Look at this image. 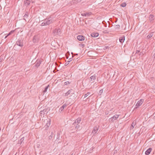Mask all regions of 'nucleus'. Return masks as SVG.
<instances>
[{
    "mask_svg": "<svg viewBox=\"0 0 155 155\" xmlns=\"http://www.w3.org/2000/svg\"><path fill=\"white\" fill-rule=\"evenodd\" d=\"M45 21L47 23V25H49L54 22L53 18L51 17V16L45 19Z\"/></svg>",
    "mask_w": 155,
    "mask_h": 155,
    "instance_id": "f257e3e1",
    "label": "nucleus"
},
{
    "mask_svg": "<svg viewBox=\"0 0 155 155\" xmlns=\"http://www.w3.org/2000/svg\"><path fill=\"white\" fill-rule=\"evenodd\" d=\"M16 44L20 47H22L23 46V40L21 39H18L16 41Z\"/></svg>",
    "mask_w": 155,
    "mask_h": 155,
    "instance_id": "f03ea898",
    "label": "nucleus"
},
{
    "mask_svg": "<svg viewBox=\"0 0 155 155\" xmlns=\"http://www.w3.org/2000/svg\"><path fill=\"white\" fill-rule=\"evenodd\" d=\"M53 33L54 35H60L61 33V29L59 28L55 29L53 31Z\"/></svg>",
    "mask_w": 155,
    "mask_h": 155,
    "instance_id": "7ed1b4c3",
    "label": "nucleus"
},
{
    "mask_svg": "<svg viewBox=\"0 0 155 155\" xmlns=\"http://www.w3.org/2000/svg\"><path fill=\"white\" fill-rule=\"evenodd\" d=\"M119 115L115 114L114 115L113 117L110 118V121L113 122L115 120H116L117 118L119 117Z\"/></svg>",
    "mask_w": 155,
    "mask_h": 155,
    "instance_id": "20e7f679",
    "label": "nucleus"
},
{
    "mask_svg": "<svg viewBox=\"0 0 155 155\" xmlns=\"http://www.w3.org/2000/svg\"><path fill=\"white\" fill-rule=\"evenodd\" d=\"M74 94V90L72 89H71L65 93V96H67L69 94L72 95Z\"/></svg>",
    "mask_w": 155,
    "mask_h": 155,
    "instance_id": "39448f33",
    "label": "nucleus"
},
{
    "mask_svg": "<svg viewBox=\"0 0 155 155\" xmlns=\"http://www.w3.org/2000/svg\"><path fill=\"white\" fill-rule=\"evenodd\" d=\"M99 126L98 125H96L94 127V129L92 131V133H94V134H96L99 129Z\"/></svg>",
    "mask_w": 155,
    "mask_h": 155,
    "instance_id": "423d86ee",
    "label": "nucleus"
},
{
    "mask_svg": "<svg viewBox=\"0 0 155 155\" xmlns=\"http://www.w3.org/2000/svg\"><path fill=\"white\" fill-rule=\"evenodd\" d=\"M77 39L79 41H83L85 39V37L82 35H78L77 36Z\"/></svg>",
    "mask_w": 155,
    "mask_h": 155,
    "instance_id": "0eeeda50",
    "label": "nucleus"
},
{
    "mask_svg": "<svg viewBox=\"0 0 155 155\" xmlns=\"http://www.w3.org/2000/svg\"><path fill=\"white\" fill-rule=\"evenodd\" d=\"M96 76L95 74L91 76L89 79V81L93 82L96 79Z\"/></svg>",
    "mask_w": 155,
    "mask_h": 155,
    "instance_id": "6e6552de",
    "label": "nucleus"
},
{
    "mask_svg": "<svg viewBox=\"0 0 155 155\" xmlns=\"http://www.w3.org/2000/svg\"><path fill=\"white\" fill-rule=\"evenodd\" d=\"M41 61L40 60H37L35 63V66L37 68H38L41 64Z\"/></svg>",
    "mask_w": 155,
    "mask_h": 155,
    "instance_id": "1a4fd4ad",
    "label": "nucleus"
},
{
    "mask_svg": "<svg viewBox=\"0 0 155 155\" xmlns=\"http://www.w3.org/2000/svg\"><path fill=\"white\" fill-rule=\"evenodd\" d=\"M92 14L91 12H86L85 13H83L81 14V15L83 16H89L91 15Z\"/></svg>",
    "mask_w": 155,
    "mask_h": 155,
    "instance_id": "9d476101",
    "label": "nucleus"
},
{
    "mask_svg": "<svg viewBox=\"0 0 155 155\" xmlns=\"http://www.w3.org/2000/svg\"><path fill=\"white\" fill-rule=\"evenodd\" d=\"M81 121V119L80 118H79L75 120L74 122L73 123V124H81V123H80V122Z\"/></svg>",
    "mask_w": 155,
    "mask_h": 155,
    "instance_id": "9b49d317",
    "label": "nucleus"
},
{
    "mask_svg": "<svg viewBox=\"0 0 155 155\" xmlns=\"http://www.w3.org/2000/svg\"><path fill=\"white\" fill-rule=\"evenodd\" d=\"M81 124H72V125L74 126L75 127V129L76 130H78L79 129V128H80V126L81 125Z\"/></svg>",
    "mask_w": 155,
    "mask_h": 155,
    "instance_id": "f8f14e48",
    "label": "nucleus"
},
{
    "mask_svg": "<svg viewBox=\"0 0 155 155\" xmlns=\"http://www.w3.org/2000/svg\"><path fill=\"white\" fill-rule=\"evenodd\" d=\"M152 150V148L151 147L149 148L145 152V154L146 155H149L151 152V150Z\"/></svg>",
    "mask_w": 155,
    "mask_h": 155,
    "instance_id": "ddd939ff",
    "label": "nucleus"
},
{
    "mask_svg": "<svg viewBox=\"0 0 155 155\" xmlns=\"http://www.w3.org/2000/svg\"><path fill=\"white\" fill-rule=\"evenodd\" d=\"M154 16L153 15L150 14L149 16V19L150 21V22H152L153 21L154 18Z\"/></svg>",
    "mask_w": 155,
    "mask_h": 155,
    "instance_id": "4468645a",
    "label": "nucleus"
},
{
    "mask_svg": "<svg viewBox=\"0 0 155 155\" xmlns=\"http://www.w3.org/2000/svg\"><path fill=\"white\" fill-rule=\"evenodd\" d=\"M99 35V33L97 32H93L91 34V36L93 37H97Z\"/></svg>",
    "mask_w": 155,
    "mask_h": 155,
    "instance_id": "2eb2a0df",
    "label": "nucleus"
},
{
    "mask_svg": "<svg viewBox=\"0 0 155 155\" xmlns=\"http://www.w3.org/2000/svg\"><path fill=\"white\" fill-rule=\"evenodd\" d=\"M31 0H25L24 4L27 6L29 5Z\"/></svg>",
    "mask_w": 155,
    "mask_h": 155,
    "instance_id": "dca6fc26",
    "label": "nucleus"
},
{
    "mask_svg": "<svg viewBox=\"0 0 155 155\" xmlns=\"http://www.w3.org/2000/svg\"><path fill=\"white\" fill-rule=\"evenodd\" d=\"M125 40V36H123L121 37H120L119 38V41L121 43H122Z\"/></svg>",
    "mask_w": 155,
    "mask_h": 155,
    "instance_id": "f3484780",
    "label": "nucleus"
},
{
    "mask_svg": "<svg viewBox=\"0 0 155 155\" xmlns=\"http://www.w3.org/2000/svg\"><path fill=\"white\" fill-rule=\"evenodd\" d=\"M136 124V122L133 121L132 123L131 126L130 127V129H133L134 127V126Z\"/></svg>",
    "mask_w": 155,
    "mask_h": 155,
    "instance_id": "a211bd4d",
    "label": "nucleus"
},
{
    "mask_svg": "<svg viewBox=\"0 0 155 155\" xmlns=\"http://www.w3.org/2000/svg\"><path fill=\"white\" fill-rule=\"evenodd\" d=\"M142 104L140 103L139 102V101H138L137 104L136 105V107L135 108V109L139 107V106H140V105H142Z\"/></svg>",
    "mask_w": 155,
    "mask_h": 155,
    "instance_id": "6ab92c4d",
    "label": "nucleus"
},
{
    "mask_svg": "<svg viewBox=\"0 0 155 155\" xmlns=\"http://www.w3.org/2000/svg\"><path fill=\"white\" fill-rule=\"evenodd\" d=\"M49 87V85H48L47 86H46L45 87L44 90L43 91V93L44 94H45L47 91V90Z\"/></svg>",
    "mask_w": 155,
    "mask_h": 155,
    "instance_id": "aec40b11",
    "label": "nucleus"
},
{
    "mask_svg": "<svg viewBox=\"0 0 155 155\" xmlns=\"http://www.w3.org/2000/svg\"><path fill=\"white\" fill-rule=\"evenodd\" d=\"M146 51L145 49L142 50V51L140 53L139 55L141 56H143L145 53Z\"/></svg>",
    "mask_w": 155,
    "mask_h": 155,
    "instance_id": "412c9836",
    "label": "nucleus"
},
{
    "mask_svg": "<svg viewBox=\"0 0 155 155\" xmlns=\"http://www.w3.org/2000/svg\"><path fill=\"white\" fill-rule=\"evenodd\" d=\"M153 35V32H151L147 36V38L148 39L150 38Z\"/></svg>",
    "mask_w": 155,
    "mask_h": 155,
    "instance_id": "4be33fe9",
    "label": "nucleus"
},
{
    "mask_svg": "<svg viewBox=\"0 0 155 155\" xmlns=\"http://www.w3.org/2000/svg\"><path fill=\"white\" fill-rule=\"evenodd\" d=\"M47 25V23H46V22L45 21V20H44V21L43 22H42L41 25V26H43L45 25Z\"/></svg>",
    "mask_w": 155,
    "mask_h": 155,
    "instance_id": "5701e85b",
    "label": "nucleus"
},
{
    "mask_svg": "<svg viewBox=\"0 0 155 155\" xmlns=\"http://www.w3.org/2000/svg\"><path fill=\"white\" fill-rule=\"evenodd\" d=\"M46 112V110L44 109V110H41L40 111V113H41V114H43L44 115V114H45V113Z\"/></svg>",
    "mask_w": 155,
    "mask_h": 155,
    "instance_id": "b1692460",
    "label": "nucleus"
},
{
    "mask_svg": "<svg viewBox=\"0 0 155 155\" xmlns=\"http://www.w3.org/2000/svg\"><path fill=\"white\" fill-rule=\"evenodd\" d=\"M28 12H25V13L24 15V18H27L28 16Z\"/></svg>",
    "mask_w": 155,
    "mask_h": 155,
    "instance_id": "393cba45",
    "label": "nucleus"
},
{
    "mask_svg": "<svg viewBox=\"0 0 155 155\" xmlns=\"http://www.w3.org/2000/svg\"><path fill=\"white\" fill-rule=\"evenodd\" d=\"M126 3L124 2L121 4L120 6L122 7H125L126 6Z\"/></svg>",
    "mask_w": 155,
    "mask_h": 155,
    "instance_id": "a878e982",
    "label": "nucleus"
},
{
    "mask_svg": "<svg viewBox=\"0 0 155 155\" xmlns=\"http://www.w3.org/2000/svg\"><path fill=\"white\" fill-rule=\"evenodd\" d=\"M90 93H91L90 92H87V94H85L84 95V97L85 98V97H87V96H88V95H89V94H90Z\"/></svg>",
    "mask_w": 155,
    "mask_h": 155,
    "instance_id": "bb28decb",
    "label": "nucleus"
},
{
    "mask_svg": "<svg viewBox=\"0 0 155 155\" xmlns=\"http://www.w3.org/2000/svg\"><path fill=\"white\" fill-rule=\"evenodd\" d=\"M102 23L105 27H107V24L105 21H103Z\"/></svg>",
    "mask_w": 155,
    "mask_h": 155,
    "instance_id": "cd10ccee",
    "label": "nucleus"
},
{
    "mask_svg": "<svg viewBox=\"0 0 155 155\" xmlns=\"http://www.w3.org/2000/svg\"><path fill=\"white\" fill-rule=\"evenodd\" d=\"M103 32L104 33H108L109 31L108 30H105L103 31Z\"/></svg>",
    "mask_w": 155,
    "mask_h": 155,
    "instance_id": "c85d7f7f",
    "label": "nucleus"
},
{
    "mask_svg": "<svg viewBox=\"0 0 155 155\" xmlns=\"http://www.w3.org/2000/svg\"><path fill=\"white\" fill-rule=\"evenodd\" d=\"M114 28H115V29H119V28H120V25H116L114 26Z\"/></svg>",
    "mask_w": 155,
    "mask_h": 155,
    "instance_id": "c756f323",
    "label": "nucleus"
},
{
    "mask_svg": "<svg viewBox=\"0 0 155 155\" xmlns=\"http://www.w3.org/2000/svg\"><path fill=\"white\" fill-rule=\"evenodd\" d=\"M54 135L53 134H52L51 135L49 136V137H48L49 139L50 140H51V139L52 137Z\"/></svg>",
    "mask_w": 155,
    "mask_h": 155,
    "instance_id": "7c9ffc66",
    "label": "nucleus"
},
{
    "mask_svg": "<svg viewBox=\"0 0 155 155\" xmlns=\"http://www.w3.org/2000/svg\"><path fill=\"white\" fill-rule=\"evenodd\" d=\"M64 108H63V107H61L60 108V109L59 110V112H62L64 110Z\"/></svg>",
    "mask_w": 155,
    "mask_h": 155,
    "instance_id": "2f4dec72",
    "label": "nucleus"
},
{
    "mask_svg": "<svg viewBox=\"0 0 155 155\" xmlns=\"http://www.w3.org/2000/svg\"><path fill=\"white\" fill-rule=\"evenodd\" d=\"M103 90L102 89L101 90L99 91V94L101 95L103 92Z\"/></svg>",
    "mask_w": 155,
    "mask_h": 155,
    "instance_id": "473e14b6",
    "label": "nucleus"
},
{
    "mask_svg": "<svg viewBox=\"0 0 155 155\" xmlns=\"http://www.w3.org/2000/svg\"><path fill=\"white\" fill-rule=\"evenodd\" d=\"M24 137H22V138H21L20 140V143H22L23 141L24 140Z\"/></svg>",
    "mask_w": 155,
    "mask_h": 155,
    "instance_id": "72a5a7b5",
    "label": "nucleus"
},
{
    "mask_svg": "<svg viewBox=\"0 0 155 155\" xmlns=\"http://www.w3.org/2000/svg\"><path fill=\"white\" fill-rule=\"evenodd\" d=\"M48 123H47V124H46V126H47V127H48L50 125V121H49V122L48 121Z\"/></svg>",
    "mask_w": 155,
    "mask_h": 155,
    "instance_id": "f704fd0d",
    "label": "nucleus"
},
{
    "mask_svg": "<svg viewBox=\"0 0 155 155\" xmlns=\"http://www.w3.org/2000/svg\"><path fill=\"white\" fill-rule=\"evenodd\" d=\"M67 105L66 104H64L61 107L64 109L65 107H66L67 106Z\"/></svg>",
    "mask_w": 155,
    "mask_h": 155,
    "instance_id": "c9c22d12",
    "label": "nucleus"
},
{
    "mask_svg": "<svg viewBox=\"0 0 155 155\" xmlns=\"http://www.w3.org/2000/svg\"><path fill=\"white\" fill-rule=\"evenodd\" d=\"M139 101L140 103L142 104V103L143 102V99H141L140 100H139Z\"/></svg>",
    "mask_w": 155,
    "mask_h": 155,
    "instance_id": "e433bc0d",
    "label": "nucleus"
},
{
    "mask_svg": "<svg viewBox=\"0 0 155 155\" xmlns=\"http://www.w3.org/2000/svg\"><path fill=\"white\" fill-rule=\"evenodd\" d=\"M70 83V82H69V81H66L65 82H64V84L65 85H67L68 84H69Z\"/></svg>",
    "mask_w": 155,
    "mask_h": 155,
    "instance_id": "4c0bfd02",
    "label": "nucleus"
},
{
    "mask_svg": "<svg viewBox=\"0 0 155 155\" xmlns=\"http://www.w3.org/2000/svg\"><path fill=\"white\" fill-rule=\"evenodd\" d=\"M15 31L14 30H12L11 31H10L9 32L11 34V35Z\"/></svg>",
    "mask_w": 155,
    "mask_h": 155,
    "instance_id": "58836bf2",
    "label": "nucleus"
},
{
    "mask_svg": "<svg viewBox=\"0 0 155 155\" xmlns=\"http://www.w3.org/2000/svg\"><path fill=\"white\" fill-rule=\"evenodd\" d=\"M139 52H140V51H138V50H136V53H135V54H138Z\"/></svg>",
    "mask_w": 155,
    "mask_h": 155,
    "instance_id": "ea45409f",
    "label": "nucleus"
},
{
    "mask_svg": "<svg viewBox=\"0 0 155 155\" xmlns=\"http://www.w3.org/2000/svg\"><path fill=\"white\" fill-rule=\"evenodd\" d=\"M33 41L34 42H36V39L34 37L33 39Z\"/></svg>",
    "mask_w": 155,
    "mask_h": 155,
    "instance_id": "a19ab883",
    "label": "nucleus"
},
{
    "mask_svg": "<svg viewBox=\"0 0 155 155\" xmlns=\"http://www.w3.org/2000/svg\"><path fill=\"white\" fill-rule=\"evenodd\" d=\"M80 45H81L83 47L84 46V44H80Z\"/></svg>",
    "mask_w": 155,
    "mask_h": 155,
    "instance_id": "79ce46f5",
    "label": "nucleus"
},
{
    "mask_svg": "<svg viewBox=\"0 0 155 155\" xmlns=\"http://www.w3.org/2000/svg\"><path fill=\"white\" fill-rule=\"evenodd\" d=\"M11 35V34L10 33V32H9L7 35V36H9V35Z\"/></svg>",
    "mask_w": 155,
    "mask_h": 155,
    "instance_id": "37998d69",
    "label": "nucleus"
},
{
    "mask_svg": "<svg viewBox=\"0 0 155 155\" xmlns=\"http://www.w3.org/2000/svg\"><path fill=\"white\" fill-rule=\"evenodd\" d=\"M8 36H7V35L5 37V38H6Z\"/></svg>",
    "mask_w": 155,
    "mask_h": 155,
    "instance_id": "c03bdc74",
    "label": "nucleus"
},
{
    "mask_svg": "<svg viewBox=\"0 0 155 155\" xmlns=\"http://www.w3.org/2000/svg\"><path fill=\"white\" fill-rule=\"evenodd\" d=\"M153 56H154V58H155V53L154 54Z\"/></svg>",
    "mask_w": 155,
    "mask_h": 155,
    "instance_id": "a18cd8bd",
    "label": "nucleus"
},
{
    "mask_svg": "<svg viewBox=\"0 0 155 155\" xmlns=\"http://www.w3.org/2000/svg\"><path fill=\"white\" fill-rule=\"evenodd\" d=\"M71 58H70V59H69V60H70V61H71Z\"/></svg>",
    "mask_w": 155,
    "mask_h": 155,
    "instance_id": "49530a36",
    "label": "nucleus"
},
{
    "mask_svg": "<svg viewBox=\"0 0 155 155\" xmlns=\"http://www.w3.org/2000/svg\"><path fill=\"white\" fill-rule=\"evenodd\" d=\"M73 153H71V155H73Z\"/></svg>",
    "mask_w": 155,
    "mask_h": 155,
    "instance_id": "de8ad7c7",
    "label": "nucleus"
},
{
    "mask_svg": "<svg viewBox=\"0 0 155 155\" xmlns=\"http://www.w3.org/2000/svg\"><path fill=\"white\" fill-rule=\"evenodd\" d=\"M154 119H155V116L153 117Z\"/></svg>",
    "mask_w": 155,
    "mask_h": 155,
    "instance_id": "09e8293b",
    "label": "nucleus"
},
{
    "mask_svg": "<svg viewBox=\"0 0 155 155\" xmlns=\"http://www.w3.org/2000/svg\"><path fill=\"white\" fill-rule=\"evenodd\" d=\"M107 114V113H106V114Z\"/></svg>",
    "mask_w": 155,
    "mask_h": 155,
    "instance_id": "8fccbe9b",
    "label": "nucleus"
},
{
    "mask_svg": "<svg viewBox=\"0 0 155 155\" xmlns=\"http://www.w3.org/2000/svg\"><path fill=\"white\" fill-rule=\"evenodd\" d=\"M107 114V113H106V114Z\"/></svg>",
    "mask_w": 155,
    "mask_h": 155,
    "instance_id": "3c124183",
    "label": "nucleus"
},
{
    "mask_svg": "<svg viewBox=\"0 0 155 155\" xmlns=\"http://www.w3.org/2000/svg\"><path fill=\"white\" fill-rule=\"evenodd\" d=\"M71 54H73V52H71Z\"/></svg>",
    "mask_w": 155,
    "mask_h": 155,
    "instance_id": "603ef678",
    "label": "nucleus"
}]
</instances>
